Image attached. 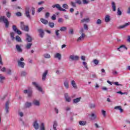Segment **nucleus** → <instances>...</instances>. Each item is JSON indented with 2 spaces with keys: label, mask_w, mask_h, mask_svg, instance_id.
<instances>
[{
  "label": "nucleus",
  "mask_w": 130,
  "mask_h": 130,
  "mask_svg": "<svg viewBox=\"0 0 130 130\" xmlns=\"http://www.w3.org/2000/svg\"><path fill=\"white\" fill-rule=\"evenodd\" d=\"M24 59L23 57L20 58L19 60L17 61V66L19 68H21V69H24L25 67V62L24 61Z\"/></svg>",
  "instance_id": "f257e3e1"
},
{
  "label": "nucleus",
  "mask_w": 130,
  "mask_h": 130,
  "mask_svg": "<svg viewBox=\"0 0 130 130\" xmlns=\"http://www.w3.org/2000/svg\"><path fill=\"white\" fill-rule=\"evenodd\" d=\"M0 22H3L5 24L6 28H9V25L10 23L8 19L5 16H2L0 17Z\"/></svg>",
  "instance_id": "f03ea898"
},
{
  "label": "nucleus",
  "mask_w": 130,
  "mask_h": 130,
  "mask_svg": "<svg viewBox=\"0 0 130 130\" xmlns=\"http://www.w3.org/2000/svg\"><path fill=\"white\" fill-rule=\"evenodd\" d=\"M32 84L33 86H34V87H35V88H36L37 90H39V92H41V93H43V89H42V87H41V86H40V85H39L37 82H32Z\"/></svg>",
  "instance_id": "7ed1b4c3"
},
{
  "label": "nucleus",
  "mask_w": 130,
  "mask_h": 130,
  "mask_svg": "<svg viewBox=\"0 0 130 130\" xmlns=\"http://www.w3.org/2000/svg\"><path fill=\"white\" fill-rule=\"evenodd\" d=\"M64 97L65 99V101L68 102V103H71L72 102V98L70 96L69 93H66L64 94Z\"/></svg>",
  "instance_id": "20e7f679"
},
{
  "label": "nucleus",
  "mask_w": 130,
  "mask_h": 130,
  "mask_svg": "<svg viewBox=\"0 0 130 130\" xmlns=\"http://www.w3.org/2000/svg\"><path fill=\"white\" fill-rule=\"evenodd\" d=\"M20 27L21 29L23 30V31H26L27 32L29 31V27L28 25H25L23 22H20Z\"/></svg>",
  "instance_id": "39448f33"
},
{
  "label": "nucleus",
  "mask_w": 130,
  "mask_h": 130,
  "mask_svg": "<svg viewBox=\"0 0 130 130\" xmlns=\"http://www.w3.org/2000/svg\"><path fill=\"white\" fill-rule=\"evenodd\" d=\"M52 7L53 9H54V8H56V9H57V10H58L59 11H61L62 12H67V10L61 8L59 4H55L52 5Z\"/></svg>",
  "instance_id": "423d86ee"
},
{
  "label": "nucleus",
  "mask_w": 130,
  "mask_h": 130,
  "mask_svg": "<svg viewBox=\"0 0 130 130\" xmlns=\"http://www.w3.org/2000/svg\"><path fill=\"white\" fill-rule=\"evenodd\" d=\"M25 16L28 19H31V15H30V7H27L25 8Z\"/></svg>",
  "instance_id": "0eeeda50"
},
{
  "label": "nucleus",
  "mask_w": 130,
  "mask_h": 130,
  "mask_svg": "<svg viewBox=\"0 0 130 130\" xmlns=\"http://www.w3.org/2000/svg\"><path fill=\"white\" fill-rule=\"evenodd\" d=\"M69 58L71 60H79V57L77 55H71L69 56Z\"/></svg>",
  "instance_id": "6e6552de"
},
{
  "label": "nucleus",
  "mask_w": 130,
  "mask_h": 130,
  "mask_svg": "<svg viewBox=\"0 0 130 130\" xmlns=\"http://www.w3.org/2000/svg\"><path fill=\"white\" fill-rule=\"evenodd\" d=\"M85 37H86V35L85 34H82L81 36L77 39V42H81V41H83V40L85 39Z\"/></svg>",
  "instance_id": "1a4fd4ad"
},
{
  "label": "nucleus",
  "mask_w": 130,
  "mask_h": 130,
  "mask_svg": "<svg viewBox=\"0 0 130 130\" xmlns=\"http://www.w3.org/2000/svg\"><path fill=\"white\" fill-rule=\"evenodd\" d=\"M16 49L17 52H19V53H22L23 52V49H22V47L20 45H16Z\"/></svg>",
  "instance_id": "9d476101"
},
{
  "label": "nucleus",
  "mask_w": 130,
  "mask_h": 130,
  "mask_svg": "<svg viewBox=\"0 0 130 130\" xmlns=\"http://www.w3.org/2000/svg\"><path fill=\"white\" fill-rule=\"evenodd\" d=\"M117 50H119V51L122 52V51H123L124 49H126V50H127V48H126V47H125L124 45H122L119 48H117Z\"/></svg>",
  "instance_id": "9b49d317"
},
{
  "label": "nucleus",
  "mask_w": 130,
  "mask_h": 130,
  "mask_svg": "<svg viewBox=\"0 0 130 130\" xmlns=\"http://www.w3.org/2000/svg\"><path fill=\"white\" fill-rule=\"evenodd\" d=\"M63 85L66 89H70V82H69V80H64L63 82Z\"/></svg>",
  "instance_id": "f8f14e48"
},
{
  "label": "nucleus",
  "mask_w": 130,
  "mask_h": 130,
  "mask_svg": "<svg viewBox=\"0 0 130 130\" xmlns=\"http://www.w3.org/2000/svg\"><path fill=\"white\" fill-rule=\"evenodd\" d=\"M32 125L34 128H35L36 129H39V123H38V121L35 120L34 122Z\"/></svg>",
  "instance_id": "ddd939ff"
},
{
  "label": "nucleus",
  "mask_w": 130,
  "mask_h": 130,
  "mask_svg": "<svg viewBox=\"0 0 130 130\" xmlns=\"http://www.w3.org/2000/svg\"><path fill=\"white\" fill-rule=\"evenodd\" d=\"M54 58H56V59H58V60H61V54L60 53H56L54 55Z\"/></svg>",
  "instance_id": "4468645a"
},
{
  "label": "nucleus",
  "mask_w": 130,
  "mask_h": 130,
  "mask_svg": "<svg viewBox=\"0 0 130 130\" xmlns=\"http://www.w3.org/2000/svg\"><path fill=\"white\" fill-rule=\"evenodd\" d=\"M81 100H82L81 97L74 99L73 100V104H78V103H79V102H81Z\"/></svg>",
  "instance_id": "2eb2a0df"
},
{
  "label": "nucleus",
  "mask_w": 130,
  "mask_h": 130,
  "mask_svg": "<svg viewBox=\"0 0 130 130\" xmlns=\"http://www.w3.org/2000/svg\"><path fill=\"white\" fill-rule=\"evenodd\" d=\"M71 84L73 87V89H78V85H77V83H76V81H75V80H72L71 81Z\"/></svg>",
  "instance_id": "dca6fc26"
},
{
  "label": "nucleus",
  "mask_w": 130,
  "mask_h": 130,
  "mask_svg": "<svg viewBox=\"0 0 130 130\" xmlns=\"http://www.w3.org/2000/svg\"><path fill=\"white\" fill-rule=\"evenodd\" d=\"M48 74V71L45 70L42 75V81H45L46 80V76Z\"/></svg>",
  "instance_id": "f3484780"
},
{
  "label": "nucleus",
  "mask_w": 130,
  "mask_h": 130,
  "mask_svg": "<svg viewBox=\"0 0 130 130\" xmlns=\"http://www.w3.org/2000/svg\"><path fill=\"white\" fill-rule=\"evenodd\" d=\"M129 22L126 23L122 25L119 26V29H124V28H126V27H127V26H129Z\"/></svg>",
  "instance_id": "a211bd4d"
},
{
  "label": "nucleus",
  "mask_w": 130,
  "mask_h": 130,
  "mask_svg": "<svg viewBox=\"0 0 130 130\" xmlns=\"http://www.w3.org/2000/svg\"><path fill=\"white\" fill-rule=\"evenodd\" d=\"M34 105H35V106H38V107H39V106H40V101H38L37 100H35L33 102H32Z\"/></svg>",
  "instance_id": "6ab92c4d"
},
{
  "label": "nucleus",
  "mask_w": 130,
  "mask_h": 130,
  "mask_svg": "<svg viewBox=\"0 0 130 130\" xmlns=\"http://www.w3.org/2000/svg\"><path fill=\"white\" fill-rule=\"evenodd\" d=\"M38 32L39 33V36L41 38H43V37H44V31H43V30L41 29H38Z\"/></svg>",
  "instance_id": "aec40b11"
},
{
  "label": "nucleus",
  "mask_w": 130,
  "mask_h": 130,
  "mask_svg": "<svg viewBox=\"0 0 130 130\" xmlns=\"http://www.w3.org/2000/svg\"><path fill=\"white\" fill-rule=\"evenodd\" d=\"M110 15H107L105 16V22H106V23H108L109 22H110Z\"/></svg>",
  "instance_id": "412c9836"
},
{
  "label": "nucleus",
  "mask_w": 130,
  "mask_h": 130,
  "mask_svg": "<svg viewBox=\"0 0 130 130\" xmlns=\"http://www.w3.org/2000/svg\"><path fill=\"white\" fill-rule=\"evenodd\" d=\"M82 65L83 66L84 69L86 71L89 70V67H88V64L86 63V61L82 62Z\"/></svg>",
  "instance_id": "4be33fe9"
},
{
  "label": "nucleus",
  "mask_w": 130,
  "mask_h": 130,
  "mask_svg": "<svg viewBox=\"0 0 130 130\" xmlns=\"http://www.w3.org/2000/svg\"><path fill=\"white\" fill-rule=\"evenodd\" d=\"M40 21L44 25H47L48 24V20L45 19L44 18H41Z\"/></svg>",
  "instance_id": "5701e85b"
},
{
  "label": "nucleus",
  "mask_w": 130,
  "mask_h": 130,
  "mask_svg": "<svg viewBox=\"0 0 130 130\" xmlns=\"http://www.w3.org/2000/svg\"><path fill=\"white\" fill-rule=\"evenodd\" d=\"M90 116L91 117V120H95V119H97V115L94 113H92Z\"/></svg>",
  "instance_id": "b1692460"
},
{
  "label": "nucleus",
  "mask_w": 130,
  "mask_h": 130,
  "mask_svg": "<svg viewBox=\"0 0 130 130\" xmlns=\"http://www.w3.org/2000/svg\"><path fill=\"white\" fill-rule=\"evenodd\" d=\"M111 6H112V8L113 11L115 12V11H116V5H115V3H114L113 2H112Z\"/></svg>",
  "instance_id": "393cba45"
},
{
  "label": "nucleus",
  "mask_w": 130,
  "mask_h": 130,
  "mask_svg": "<svg viewBox=\"0 0 130 130\" xmlns=\"http://www.w3.org/2000/svg\"><path fill=\"white\" fill-rule=\"evenodd\" d=\"M9 104H10V102H7L6 104L5 111L6 113H9Z\"/></svg>",
  "instance_id": "a878e982"
},
{
  "label": "nucleus",
  "mask_w": 130,
  "mask_h": 130,
  "mask_svg": "<svg viewBox=\"0 0 130 130\" xmlns=\"http://www.w3.org/2000/svg\"><path fill=\"white\" fill-rule=\"evenodd\" d=\"M26 40L28 41V42H32V38L29 34H27L26 35Z\"/></svg>",
  "instance_id": "bb28decb"
},
{
  "label": "nucleus",
  "mask_w": 130,
  "mask_h": 130,
  "mask_svg": "<svg viewBox=\"0 0 130 130\" xmlns=\"http://www.w3.org/2000/svg\"><path fill=\"white\" fill-rule=\"evenodd\" d=\"M32 45H33V44H32V43H27L25 45L26 49H30V48H31V46H32Z\"/></svg>",
  "instance_id": "cd10ccee"
},
{
  "label": "nucleus",
  "mask_w": 130,
  "mask_h": 130,
  "mask_svg": "<svg viewBox=\"0 0 130 130\" xmlns=\"http://www.w3.org/2000/svg\"><path fill=\"white\" fill-rule=\"evenodd\" d=\"M89 22H90V19L89 18H84L83 19L81 20L82 23H88Z\"/></svg>",
  "instance_id": "c85d7f7f"
},
{
  "label": "nucleus",
  "mask_w": 130,
  "mask_h": 130,
  "mask_svg": "<svg viewBox=\"0 0 130 130\" xmlns=\"http://www.w3.org/2000/svg\"><path fill=\"white\" fill-rule=\"evenodd\" d=\"M58 124H57V122H56V121H54L53 122V128L54 130H57V129H56V127L57 126Z\"/></svg>",
  "instance_id": "c756f323"
},
{
  "label": "nucleus",
  "mask_w": 130,
  "mask_h": 130,
  "mask_svg": "<svg viewBox=\"0 0 130 130\" xmlns=\"http://www.w3.org/2000/svg\"><path fill=\"white\" fill-rule=\"evenodd\" d=\"M79 124H80V125H82V126L86 125V124H87V121H79Z\"/></svg>",
  "instance_id": "7c9ffc66"
},
{
  "label": "nucleus",
  "mask_w": 130,
  "mask_h": 130,
  "mask_svg": "<svg viewBox=\"0 0 130 130\" xmlns=\"http://www.w3.org/2000/svg\"><path fill=\"white\" fill-rule=\"evenodd\" d=\"M115 109H118V110L120 111V112H123V109L121 108V106H116L114 108Z\"/></svg>",
  "instance_id": "2f4dec72"
},
{
  "label": "nucleus",
  "mask_w": 130,
  "mask_h": 130,
  "mask_svg": "<svg viewBox=\"0 0 130 130\" xmlns=\"http://www.w3.org/2000/svg\"><path fill=\"white\" fill-rule=\"evenodd\" d=\"M10 36H11V38L12 40H13V41L15 40V32H10Z\"/></svg>",
  "instance_id": "473e14b6"
},
{
  "label": "nucleus",
  "mask_w": 130,
  "mask_h": 130,
  "mask_svg": "<svg viewBox=\"0 0 130 130\" xmlns=\"http://www.w3.org/2000/svg\"><path fill=\"white\" fill-rule=\"evenodd\" d=\"M15 39L17 42H22V39H21V37H19L18 36L16 37Z\"/></svg>",
  "instance_id": "72a5a7b5"
},
{
  "label": "nucleus",
  "mask_w": 130,
  "mask_h": 130,
  "mask_svg": "<svg viewBox=\"0 0 130 130\" xmlns=\"http://www.w3.org/2000/svg\"><path fill=\"white\" fill-rule=\"evenodd\" d=\"M32 106V103L30 102H26L25 103V107L29 108Z\"/></svg>",
  "instance_id": "f704fd0d"
},
{
  "label": "nucleus",
  "mask_w": 130,
  "mask_h": 130,
  "mask_svg": "<svg viewBox=\"0 0 130 130\" xmlns=\"http://www.w3.org/2000/svg\"><path fill=\"white\" fill-rule=\"evenodd\" d=\"M59 31L58 29L55 30V34L58 38H59Z\"/></svg>",
  "instance_id": "c9c22d12"
},
{
  "label": "nucleus",
  "mask_w": 130,
  "mask_h": 130,
  "mask_svg": "<svg viewBox=\"0 0 130 130\" xmlns=\"http://www.w3.org/2000/svg\"><path fill=\"white\" fill-rule=\"evenodd\" d=\"M82 3L83 5H88L90 4V0H82Z\"/></svg>",
  "instance_id": "e433bc0d"
},
{
  "label": "nucleus",
  "mask_w": 130,
  "mask_h": 130,
  "mask_svg": "<svg viewBox=\"0 0 130 130\" xmlns=\"http://www.w3.org/2000/svg\"><path fill=\"white\" fill-rule=\"evenodd\" d=\"M102 24V20L101 19H99L96 20V25H101Z\"/></svg>",
  "instance_id": "4c0bfd02"
},
{
  "label": "nucleus",
  "mask_w": 130,
  "mask_h": 130,
  "mask_svg": "<svg viewBox=\"0 0 130 130\" xmlns=\"http://www.w3.org/2000/svg\"><path fill=\"white\" fill-rule=\"evenodd\" d=\"M102 76H105L106 75V72L105 69H101Z\"/></svg>",
  "instance_id": "58836bf2"
},
{
  "label": "nucleus",
  "mask_w": 130,
  "mask_h": 130,
  "mask_svg": "<svg viewBox=\"0 0 130 130\" xmlns=\"http://www.w3.org/2000/svg\"><path fill=\"white\" fill-rule=\"evenodd\" d=\"M62 7V8H63V9H65L66 10H68V9H69V5H68V4H63Z\"/></svg>",
  "instance_id": "ea45409f"
},
{
  "label": "nucleus",
  "mask_w": 130,
  "mask_h": 130,
  "mask_svg": "<svg viewBox=\"0 0 130 130\" xmlns=\"http://www.w3.org/2000/svg\"><path fill=\"white\" fill-rule=\"evenodd\" d=\"M67 28L66 26H62L60 28V31H67Z\"/></svg>",
  "instance_id": "a19ab883"
},
{
  "label": "nucleus",
  "mask_w": 130,
  "mask_h": 130,
  "mask_svg": "<svg viewBox=\"0 0 130 130\" xmlns=\"http://www.w3.org/2000/svg\"><path fill=\"white\" fill-rule=\"evenodd\" d=\"M31 15H32V16L35 15V8L34 7H31Z\"/></svg>",
  "instance_id": "79ce46f5"
},
{
  "label": "nucleus",
  "mask_w": 130,
  "mask_h": 130,
  "mask_svg": "<svg viewBox=\"0 0 130 130\" xmlns=\"http://www.w3.org/2000/svg\"><path fill=\"white\" fill-rule=\"evenodd\" d=\"M21 75L22 77H25V76H27V72H26V71H22Z\"/></svg>",
  "instance_id": "37998d69"
},
{
  "label": "nucleus",
  "mask_w": 130,
  "mask_h": 130,
  "mask_svg": "<svg viewBox=\"0 0 130 130\" xmlns=\"http://www.w3.org/2000/svg\"><path fill=\"white\" fill-rule=\"evenodd\" d=\"M117 94H120L121 95H127V92H122L121 91H117Z\"/></svg>",
  "instance_id": "c03bdc74"
},
{
  "label": "nucleus",
  "mask_w": 130,
  "mask_h": 130,
  "mask_svg": "<svg viewBox=\"0 0 130 130\" xmlns=\"http://www.w3.org/2000/svg\"><path fill=\"white\" fill-rule=\"evenodd\" d=\"M71 5L72 7H73V8H76V7H77V3H76V2H72L71 3Z\"/></svg>",
  "instance_id": "a18cd8bd"
},
{
  "label": "nucleus",
  "mask_w": 130,
  "mask_h": 130,
  "mask_svg": "<svg viewBox=\"0 0 130 130\" xmlns=\"http://www.w3.org/2000/svg\"><path fill=\"white\" fill-rule=\"evenodd\" d=\"M44 57L45 58H50V55L49 54H44Z\"/></svg>",
  "instance_id": "49530a36"
},
{
  "label": "nucleus",
  "mask_w": 130,
  "mask_h": 130,
  "mask_svg": "<svg viewBox=\"0 0 130 130\" xmlns=\"http://www.w3.org/2000/svg\"><path fill=\"white\" fill-rule=\"evenodd\" d=\"M49 26L51 28H53V27H54V23H53V22H49Z\"/></svg>",
  "instance_id": "de8ad7c7"
},
{
  "label": "nucleus",
  "mask_w": 130,
  "mask_h": 130,
  "mask_svg": "<svg viewBox=\"0 0 130 130\" xmlns=\"http://www.w3.org/2000/svg\"><path fill=\"white\" fill-rule=\"evenodd\" d=\"M51 20H53V21L56 20V16L55 15V14H53L51 17Z\"/></svg>",
  "instance_id": "09e8293b"
},
{
  "label": "nucleus",
  "mask_w": 130,
  "mask_h": 130,
  "mask_svg": "<svg viewBox=\"0 0 130 130\" xmlns=\"http://www.w3.org/2000/svg\"><path fill=\"white\" fill-rule=\"evenodd\" d=\"M102 114L104 117H105V116H106V111H105L104 110H102Z\"/></svg>",
  "instance_id": "8fccbe9b"
},
{
  "label": "nucleus",
  "mask_w": 130,
  "mask_h": 130,
  "mask_svg": "<svg viewBox=\"0 0 130 130\" xmlns=\"http://www.w3.org/2000/svg\"><path fill=\"white\" fill-rule=\"evenodd\" d=\"M89 107L90 108H95V107H96V105H95V104H91L89 105Z\"/></svg>",
  "instance_id": "3c124183"
},
{
  "label": "nucleus",
  "mask_w": 130,
  "mask_h": 130,
  "mask_svg": "<svg viewBox=\"0 0 130 130\" xmlns=\"http://www.w3.org/2000/svg\"><path fill=\"white\" fill-rule=\"evenodd\" d=\"M121 11H120V10L119 9V8H118V10H117V15L118 16H121Z\"/></svg>",
  "instance_id": "603ef678"
},
{
  "label": "nucleus",
  "mask_w": 130,
  "mask_h": 130,
  "mask_svg": "<svg viewBox=\"0 0 130 130\" xmlns=\"http://www.w3.org/2000/svg\"><path fill=\"white\" fill-rule=\"evenodd\" d=\"M49 16H50V13L49 12H46L45 15V17L46 18H48L49 17Z\"/></svg>",
  "instance_id": "864d4df0"
},
{
  "label": "nucleus",
  "mask_w": 130,
  "mask_h": 130,
  "mask_svg": "<svg viewBox=\"0 0 130 130\" xmlns=\"http://www.w3.org/2000/svg\"><path fill=\"white\" fill-rule=\"evenodd\" d=\"M12 28L13 31H14V32L17 31L18 30V28H17V26H16V25H13L12 27Z\"/></svg>",
  "instance_id": "5fc2aeb1"
},
{
  "label": "nucleus",
  "mask_w": 130,
  "mask_h": 130,
  "mask_svg": "<svg viewBox=\"0 0 130 130\" xmlns=\"http://www.w3.org/2000/svg\"><path fill=\"white\" fill-rule=\"evenodd\" d=\"M1 72H3V73H5L7 72V68L6 67H3L1 69Z\"/></svg>",
  "instance_id": "6e6d98bb"
},
{
  "label": "nucleus",
  "mask_w": 130,
  "mask_h": 130,
  "mask_svg": "<svg viewBox=\"0 0 130 130\" xmlns=\"http://www.w3.org/2000/svg\"><path fill=\"white\" fill-rule=\"evenodd\" d=\"M75 3L78 5H82V1L81 0H75Z\"/></svg>",
  "instance_id": "4d7b16f0"
},
{
  "label": "nucleus",
  "mask_w": 130,
  "mask_h": 130,
  "mask_svg": "<svg viewBox=\"0 0 130 130\" xmlns=\"http://www.w3.org/2000/svg\"><path fill=\"white\" fill-rule=\"evenodd\" d=\"M42 10H44V7H42L38 9V13H40Z\"/></svg>",
  "instance_id": "13d9d810"
},
{
  "label": "nucleus",
  "mask_w": 130,
  "mask_h": 130,
  "mask_svg": "<svg viewBox=\"0 0 130 130\" xmlns=\"http://www.w3.org/2000/svg\"><path fill=\"white\" fill-rule=\"evenodd\" d=\"M28 97H32V91H29L27 93Z\"/></svg>",
  "instance_id": "bf43d9fd"
},
{
  "label": "nucleus",
  "mask_w": 130,
  "mask_h": 130,
  "mask_svg": "<svg viewBox=\"0 0 130 130\" xmlns=\"http://www.w3.org/2000/svg\"><path fill=\"white\" fill-rule=\"evenodd\" d=\"M58 23H63V19L61 18H59L58 19Z\"/></svg>",
  "instance_id": "052dcab7"
},
{
  "label": "nucleus",
  "mask_w": 130,
  "mask_h": 130,
  "mask_svg": "<svg viewBox=\"0 0 130 130\" xmlns=\"http://www.w3.org/2000/svg\"><path fill=\"white\" fill-rule=\"evenodd\" d=\"M6 16L8 18H11V14L10 12H8L6 13Z\"/></svg>",
  "instance_id": "680f3d73"
},
{
  "label": "nucleus",
  "mask_w": 130,
  "mask_h": 130,
  "mask_svg": "<svg viewBox=\"0 0 130 130\" xmlns=\"http://www.w3.org/2000/svg\"><path fill=\"white\" fill-rule=\"evenodd\" d=\"M69 34H71L73 35L74 34V29L73 28H71L69 30Z\"/></svg>",
  "instance_id": "e2e57ef3"
},
{
  "label": "nucleus",
  "mask_w": 130,
  "mask_h": 130,
  "mask_svg": "<svg viewBox=\"0 0 130 130\" xmlns=\"http://www.w3.org/2000/svg\"><path fill=\"white\" fill-rule=\"evenodd\" d=\"M93 62H94L95 64H98V63H99V61L97 59H94Z\"/></svg>",
  "instance_id": "0e129e2a"
},
{
  "label": "nucleus",
  "mask_w": 130,
  "mask_h": 130,
  "mask_svg": "<svg viewBox=\"0 0 130 130\" xmlns=\"http://www.w3.org/2000/svg\"><path fill=\"white\" fill-rule=\"evenodd\" d=\"M16 16H17L18 17H21L22 16V13L20 12H17L16 13Z\"/></svg>",
  "instance_id": "69168bd1"
},
{
  "label": "nucleus",
  "mask_w": 130,
  "mask_h": 130,
  "mask_svg": "<svg viewBox=\"0 0 130 130\" xmlns=\"http://www.w3.org/2000/svg\"><path fill=\"white\" fill-rule=\"evenodd\" d=\"M5 77H4L3 75L0 74V81H3L5 80Z\"/></svg>",
  "instance_id": "338daca9"
},
{
  "label": "nucleus",
  "mask_w": 130,
  "mask_h": 130,
  "mask_svg": "<svg viewBox=\"0 0 130 130\" xmlns=\"http://www.w3.org/2000/svg\"><path fill=\"white\" fill-rule=\"evenodd\" d=\"M79 33L80 34H84V28H81L80 29V31H79Z\"/></svg>",
  "instance_id": "774afa93"
}]
</instances>
